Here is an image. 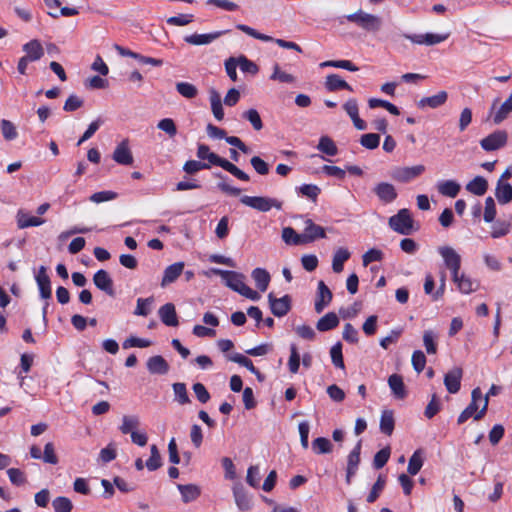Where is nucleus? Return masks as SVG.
<instances>
[{"instance_id": "473e14b6", "label": "nucleus", "mask_w": 512, "mask_h": 512, "mask_svg": "<svg viewBox=\"0 0 512 512\" xmlns=\"http://www.w3.org/2000/svg\"><path fill=\"white\" fill-rule=\"evenodd\" d=\"M351 254L346 248H339L335 251L332 260V269L335 273L343 271L344 263L350 258Z\"/></svg>"}, {"instance_id": "6e6552de", "label": "nucleus", "mask_w": 512, "mask_h": 512, "mask_svg": "<svg viewBox=\"0 0 512 512\" xmlns=\"http://www.w3.org/2000/svg\"><path fill=\"white\" fill-rule=\"evenodd\" d=\"M425 171L424 165H415L412 167H396L391 172V177L402 183H407L418 177Z\"/></svg>"}, {"instance_id": "49530a36", "label": "nucleus", "mask_w": 512, "mask_h": 512, "mask_svg": "<svg viewBox=\"0 0 512 512\" xmlns=\"http://www.w3.org/2000/svg\"><path fill=\"white\" fill-rule=\"evenodd\" d=\"M332 443L325 437H318L312 442V449L316 454H327L332 451Z\"/></svg>"}, {"instance_id": "1a4fd4ad", "label": "nucleus", "mask_w": 512, "mask_h": 512, "mask_svg": "<svg viewBox=\"0 0 512 512\" xmlns=\"http://www.w3.org/2000/svg\"><path fill=\"white\" fill-rule=\"evenodd\" d=\"M268 302L272 314L276 317H283L291 310V297L284 295L281 298H276L271 292L268 294Z\"/></svg>"}, {"instance_id": "603ef678", "label": "nucleus", "mask_w": 512, "mask_h": 512, "mask_svg": "<svg viewBox=\"0 0 512 512\" xmlns=\"http://www.w3.org/2000/svg\"><path fill=\"white\" fill-rule=\"evenodd\" d=\"M368 105L372 109L373 108H377V107H382V108L386 109L388 112H390L393 115H399L400 114V111H399L398 107L395 106L394 104L386 101V100L377 99V98H371V99L368 100Z\"/></svg>"}, {"instance_id": "774afa93", "label": "nucleus", "mask_w": 512, "mask_h": 512, "mask_svg": "<svg viewBox=\"0 0 512 512\" xmlns=\"http://www.w3.org/2000/svg\"><path fill=\"white\" fill-rule=\"evenodd\" d=\"M236 62L237 65L240 67L241 71L243 72L251 74H256L258 72L257 65L243 55L236 58Z\"/></svg>"}, {"instance_id": "ea45409f", "label": "nucleus", "mask_w": 512, "mask_h": 512, "mask_svg": "<svg viewBox=\"0 0 512 512\" xmlns=\"http://www.w3.org/2000/svg\"><path fill=\"white\" fill-rule=\"evenodd\" d=\"M139 425L140 420L138 416H123L122 424L119 429L123 434H132V432H135V429H137Z\"/></svg>"}, {"instance_id": "a19ab883", "label": "nucleus", "mask_w": 512, "mask_h": 512, "mask_svg": "<svg viewBox=\"0 0 512 512\" xmlns=\"http://www.w3.org/2000/svg\"><path fill=\"white\" fill-rule=\"evenodd\" d=\"M317 149L328 156H335L338 152L337 146L328 136L320 138Z\"/></svg>"}, {"instance_id": "39448f33", "label": "nucleus", "mask_w": 512, "mask_h": 512, "mask_svg": "<svg viewBox=\"0 0 512 512\" xmlns=\"http://www.w3.org/2000/svg\"><path fill=\"white\" fill-rule=\"evenodd\" d=\"M211 273L221 276L225 281L226 286L239 294H241L243 289L246 287V284L244 283V275L241 273L221 270L218 268H212Z\"/></svg>"}, {"instance_id": "5701e85b", "label": "nucleus", "mask_w": 512, "mask_h": 512, "mask_svg": "<svg viewBox=\"0 0 512 512\" xmlns=\"http://www.w3.org/2000/svg\"><path fill=\"white\" fill-rule=\"evenodd\" d=\"M147 369L151 374L165 375L169 371V364L162 356L156 355L147 360Z\"/></svg>"}, {"instance_id": "20e7f679", "label": "nucleus", "mask_w": 512, "mask_h": 512, "mask_svg": "<svg viewBox=\"0 0 512 512\" xmlns=\"http://www.w3.org/2000/svg\"><path fill=\"white\" fill-rule=\"evenodd\" d=\"M388 224L391 229L402 235H409L412 231L413 220L408 209L403 208L396 215L389 218Z\"/></svg>"}, {"instance_id": "9d476101", "label": "nucleus", "mask_w": 512, "mask_h": 512, "mask_svg": "<svg viewBox=\"0 0 512 512\" xmlns=\"http://www.w3.org/2000/svg\"><path fill=\"white\" fill-rule=\"evenodd\" d=\"M508 135L504 130H497L480 141L482 149L485 151H494L505 146Z\"/></svg>"}, {"instance_id": "58836bf2", "label": "nucleus", "mask_w": 512, "mask_h": 512, "mask_svg": "<svg viewBox=\"0 0 512 512\" xmlns=\"http://www.w3.org/2000/svg\"><path fill=\"white\" fill-rule=\"evenodd\" d=\"M282 239L288 245H303V234H298L292 227L282 230Z\"/></svg>"}, {"instance_id": "0e129e2a", "label": "nucleus", "mask_w": 512, "mask_h": 512, "mask_svg": "<svg viewBox=\"0 0 512 512\" xmlns=\"http://www.w3.org/2000/svg\"><path fill=\"white\" fill-rule=\"evenodd\" d=\"M511 224L507 221H497L492 226L491 236L493 238H500L507 235L510 231Z\"/></svg>"}, {"instance_id": "bf43d9fd", "label": "nucleus", "mask_w": 512, "mask_h": 512, "mask_svg": "<svg viewBox=\"0 0 512 512\" xmlns=\"http://www.w3.org/2000/svg\"><path fill=\"white\" fill-rule=\"evenodd\" d=\"M380 143V136L375 133L363 134L360 138V144L367 149H376Z\"/></svg>"}, {"instance_id": "69168bd1", "label": "nucleus", "mask_w": 512, "mask_h": 512, "mask_svg": "<svg viewBox=\"0 0 512 512\" xmlns=\"http://www.w3.org/2000/svg\"><path fill=\"white\" fill-rule=\"evenodd\" d=\"M411 363L416 372H422L426 365L425 354L421 350L414 351L411 357Z\"/></svg>"}, {"instance_id": "864d4df0", "label": "nucleus", "mask_w": 512, "mask_h": 512, "mask_svg": "<svg viewBox=\"0 0 512 512\" xmlns=\"http://www.w3.org/2000/svg\"><path fill=\"white\" fill-rule=\"evenodd\" d=\"M157 128L165 132L169 138H174L177 134V126L173 119L164 118L157 123Z\"/></svg>"}, {"instance_id": "f03ea898", "label": "nucleus", "mask_w": 512, "mask_h": 512, "mask_svg": "<svg viewBox=\"0 0 512 512\" xmlns=\"http://www.w3.org/2000/svg\"><path fill=\"white\" fill-rule=\"evenodd\" d=\"M346 19L349 22L356 24L361 29L370 33L378 32L383 24L381 17L367 13L361 9L357 10L354 13L348 14L346 16Z\"/></svg>"}, {"instance_id": "4be33fe9", "label": "nucleus", "mask_w": 512, "mask_h": 512, "mask_svg": "<svg viewBox=\"0 0 512 512\" xmlns=\"http://www.w3.org/2000/svg\"><path fill=\"white\" fill-rule=\"evenodd\" d=\"M22 50L25 52L24 56L32 62L40 60L44 55V48L37 39H33L24 44Z\"/></svg>"}, {"instance_id": "423d86ee", "label": "nucleus", "mask_w": 512, "mask_h": 512, "mask_svg": "<svg viewBox=\"0 0 512 512\" xmlns=\"http://www.w3.org/2000/svg\"><path fill=\"white\" fill-rule=\"evenodd\" d=\"M488 409V400L487 397H484L483 399V405L479 409V405L477 402H470L469 405L460 413V415L457 418V424L462 425L464 424L469 418H473L475 421L481 420Z\"/></svg>"}, {"instance_id": "c03bdc74", "label": "nucleus", "mask_w": 512, "mask_h": 512, "mask_svg": "<svg viewBox=\"0 0 512 512\" xmlns=\"http://www.w3.org/2000/svg\"><path fill=\"white\" fill-rule=\"evenodd\" d=\"M452 279L457 284V287L461 293L469 294L475 290L472 280L465 274L457 273V278Z\"/></svg>"}, {"instance_id": "680f3d73", "label": "nucleus", "mask_w": 512, "mask_h": 512, "mask_svg": "<svg viewBox=\"0 0 512 512\" xmlns=\"http://www.w3.org/2000/svg\"><path fill=\"white\" fill-rule=\"evenodd\" d=\"M289 371L296 374L300 367V355L295 344L290 346V357L288 361Z\"/></svg>"}, {"instance_id": "dca6fc26", "label": "nucleus", "mask_w": 512, "mask_h": 512, "mask_svg": "<svg viewBox=\"0 0 512 512\" xmlns=\"http://www.w3.org/2000/svg\"><path fill=\"white\" fill-rule=\"evenodd\" d=\"M332 297V292L328 286L323 281H319L314 305L315 311L317 313H321L324 308L332 301Z\"/></svg>"}, {"instance_id": "37998d69", "label": "nucleus", "mask_w": 512, "mask_h": 512, "mask_svg": "<svg viewBox=\"0 0 512 512\" xmlns=\"http://www.w3.org/2000/svg\"><path fill=\"white\" fill-rule=\"evenodd\" d=\"M151 455L145 462V466L149 471H155L162 466V459L159 450L156 445L150 447Z\"/></svg>"}, {"instance_id": "aec40b11", "label": "nucleus", "mask_w": 512, "mask_h": 512, "mask_svg": "<svg viewBox=\"0 0 512 512\" xmlns=\"http://www.w3.org/2000/svg\"><path fill=\"white\" fill-rule=\"evenodd\" d=\"M448 99V93L446 91H440L435 95L423 97L417 102V107L424 109L426 107L436 109L446 103Z\"/></svg>"}, {"instance_id": "e433bc0d", "label": "nucleus", "mask_w": 512, "mask_h": 512, "mask_svg": "<svg viewBox=\"0 0 512 512\" xmlns=\"http://www.w3.org/2000/svg\"><path fill=\"white\" fill-rule=\"evenodd\" d=\"M460 188V185L453 180H446L438 184L439 193L451 198L458 195Z\"/></svg>"}, {"instance_id": "b1692460", "label": "nucleus", "mask_w": 512, "mask_h": 512, "mask_svg": "<svg viewBox=\"0 0 512 512\" xmlns=\"http://www.w3.org/2000/svg\"><path fill=\"white\" fill-rule=\"evenodd\" d=\"M184 269V263L183 262H176L172 265H169L164 270V275L161 281V286L165 287L174 281L182 274Z\"/></svg>"}, {"instance_id": "8fccbe9b", "label": "nucleus", "mask_w": 512, "mask_h": 512, "mask_svg": "<svg viewBox=\"0 0 512 512\" xmlns=\"http://www.w3.org/2000/svg\"><path fill=\"white\" fill-rule=\"evenodd\" d=\"M0 128L5 140L11 141L17 138L18 133L16 127L11 121L2 119L0 122Z\"/></svg>"}, {"instance_id": "2f4dec72", "label": "nucleus", "mask_w": 512, "mask_h": 512, "mask_svg": "<svg viewBox=\"0 0 512 512\" xmlns=\"http://www.w3.org/2000/svg\"><path fill=\"white\" fill-rule=\"evenodd\" d=\"M251 276H252L253 280L255 281L257 288L261 292H264L267 290L270 279H271L270 274L268 273L267 270H265L263 268H255L252 271Z\"/></svg>"}, {"instance_id": "f257e3e1", "label": "nucleus", "mask_w": 512, "mask_h": 512, "mask_svg": "<svg viewBox=\"0 0 512 512\" xmlns=\"http://www.w3.org/2000/svg\"><path fill=\"white\" fill-rule=\"evenodd\" d=\"M196 155L200 160H207L208 162L206 164H210V167L212 165L219 166L225 171L231 173L239 180H250V177L247 173L239 169L235 164L231 163L227 159L220 157L214 152H211L209 146L206 144H198Z\"/></svg>"}, {"instance_id": "ddd939ff", "label": "nucleus", "mask_w": 512, "mask_h": 512, "mask_svg": "<svg viewBox=\"0 0 512 512\" xmlns=\"http://www.w3.org/2000/svg\"><path fill=\"white\" fill-rule=\"evenodd\" d=\"M302 234L304 244L326 237L325 229L322 226L315 224L311 219H306Z\"/></svg>"}, {"instance_id": "cd10ccee", "label": "nucleus", "mask_w": 512, "mask_h": 512, "mask_svg": "<svg viewBox=\"0 0 512 512\" xmlns=\"http://www.w3.org/2000/svg\"><path fill=\"white\" fill-rule=\"evenodd\" d=\"M233 495L235 503L241 511H248L251 509V500L241 485L233 487Z\"/></svg>"}, {"instance_id": "e2e57ef3", "label": "nucleus", "mask_w": 512, "mask_h": 512, "mask_svg": "<svg viewBox=\"0 0 512 512\" xmlns=\"http://www.w3.org/2000/svg\"><path fill=\"white\" fill-rule=\"evenodd\" d=\"M390 453H391L390 447H385V448L381 449L380 451H378L375 454L374 459H373L374 467L376 469H381L382 467H384L385 464L389 460Z\"/></svg>"}, {"instance_id": "6ab92c4d", "label": "nucleus", "mask_w": 512, "mask_h": 512, "mask_svg": "<svg viewBox=\"0 0 512 512\" xmlns=\"http://www.w3.org/2000/svg\"><path fill=\"white\" fill-rule=\"evenodd\" d=\"M462 378V369L455 367L450 370L444 377V385L447 391L451 394H455L460 390Z\"/></svg>"}, {"instance_id": "bb28decb", "label": "nucleus", "mask_w": 512, "mask_h": 512, "mask_svg": "<svg viewBox=\"0 0 512 512\" xmlns=\"http://www.w3.org/2000/svg\"><path fill=\"white\" fill-rule=\"evenodd\" d=\"M177 488L181 493L182 501L184 503L196 500L201 494V489L196 484H178Z\"/></svg>"}, {"instance_id": "13d9d810", "label": "nucleus", "mask_w": 512, "mask_h": 512, "mask_svg": "<svg viewBox=\"0 0 512 512\" xmlns=\"http://www.w3.org/2000/svg\"><path fill=\"white\" fill-rule=\"evenodd\" d=\"M331 360L332 363L337 367L344 369V361H343V354H342V344L340 342L336 343L332 346L330 350Z\"/></svg>"}, {"instance_id": "c85d7f7f", "label": "nucleus", "mask_w": 512, "mask_h": 512, "mask_svg": "<svg viewBox=\"0 0 512 512\" xmlns=\"http://www.w3.org/2000/svg\"><path fill=\"white\" fill-rule=\"evenodd\" d=\"M338 325V316L334 312H329L317 321L316 328L320 332H325L336 328Z\"/></svg>"}, {"instance_id": "4c0bfd02", "label": "nucleus", "mask_w": 512, "mask_h": 512, "mask_svg": "<svg viewBox=\"0 0 512 512\" xmlns=\"http://www.w3.org/2000/svg\"><path fill=\"white\" fill-rule=\"evenodd\" d=\"M423 466V451L417 449L409 459L407 471L410 475L418 474Z\"/></svg>"}, {"instance_id": "7ed1b4c3", "label": "nucleus", "mask_w": 512, "mask_h": 512, "mask_svg": "<svg viewBox=\"0 0 512 512\" xmlns=\"http://www.w3.org/2000/svg\"><path fill=\"white\" fill-rule=\"evenodd\" d=\"M240 202L252 209H255L259 212H268L272 208H275L277 210L282 209V201L276 199V198H270V197H264V196H242L240 198Z\"/></svg>"}, {"instance_id": "2eb2a0df", "label": "nucleus", "mask_w": 512, "mask_h": 512, "mask_svg": "<svg viewBox=\"0 0 512 512\" xmlns=\"http://www.w3.org/2000/svg\"><path fill=\"white\" fill-rule=\"evenodd\" d=\"M35 279L39 288L41 298L45 300L50 299L52 296L51 281L47 274L45 266L39 267Z\"/></svg>"}, {"instance_id": "72a5a7b5", "label": "nucleus", "mask_w": 512, "mask_h": 512, "mask_svg": "<svg viewBox=\"0 0 512 512\" xmlns=\"http://www.w3.org/2000/svg\"><path fill=\"white\" fill-rule=\"evenodd\" d=\"M44 222V219L35 216H29L22 210L18 211L17 213V224L18 227L21 229L33 226H40Z\"/></svg>"}, {"instance_id": "a878e982", "label": "nucleus", "mask_w": 512, "mask_h": 512, "mask_svg": "<svg viewBox=\"0 0 512 512\" xmlns=\"http://www.w3.org/2000/svg\"><path fill=\"white\" fill-rule=\"evenodd\" d=\"M465 188L473 195L482 196L488 190V181L483 176H476L466 184Z\"/></svg>"}, {"instance_id": "412c9836", "label": "nucleus", "mask_w": 512, "mask_h": 512, "mask_svg": "<svg viewBox=\"0 0 512 512\" xmlns=\"http://www.w3.org/2000/svg\"><path fill=\"white\" fill-rule=\"evenodd\" d=\"M158 314L161 321L166 326L175 327L179 324L176 309L174 304L172 303H166L163 306H161L158 310Z\"/></svg>"}, {"instance_id": "6e6d98bb", "label": "nucleus", "mask_w": 512, "mask_h": 512, "mask_svg": "<svg viewBox=\"0 0 512 512\" xmlns=\"http://www.w3.org/2000/svg\"><path fill=\"white\" fill-rule=\"evenodd\" d=\"M183 171L187 174L193 175L203 169H210V164L197 160H188L183 165Z\"/></svg>"}, {"instance_id": "052dcab7", "label": "nucleus", "mask_w": 512, "mask_h": 512, "mask_svg": "<svg viewBox=\"0 0 512 512\" xmlns=\"http://www.w3.org/2000/svg\"><path fill=\"white\" fill-rule=\"evenodd\" d=\"M117 456V450L115 443H109L105 448L101 449L99 453V459L103 463H109L113 461Z\"/></svg>"}, {"instance_id": "f704fd0d", "label": "nucleus", "mask_w": 512, "mask_h": 512, "mask_svg": "<svg viewBox=\"0 0 512 512\" xmlns=\"http://www.w3.org/2000/svg\"><path fill=\"white\" fill-rule=\"evenodd\" d=\"M512 112V93L509 97L500 105L498 110L493 116V122L495 124L502 123Z\"/></svg>"}, {"instance_id": "338daca9", "label": "nucleus", "mask_w": 512, "mask_h": 512, "mask_svg": "<svg viewBox=\"0 0 512 512\" xmlns=\"http://www.w3.org/2000/svg\"><path fill=\"white\" fill-rule=\"evenodd\" d=\"M42 460L45 463L56 465L58 463V457L55 454L54 444L52 442H48L44 446V452L42 454Z\"/></svg>"}, {"instance_id": "4468645a", "label": "nucleus", "mask_w": 512, "mask_h": 512, "mask_svg": "<svg viewBox=\"0 0 512 512\" xmlns=\"http://www.w3.org/2000/svg\"><path fill=\"white\" fill-rule=\"evenodd\" d=\"M93 282L98 289L114 297L113 280L106 270H98L93 276Z\"/></svg>"}, {"instance_id": "393cba45", "label": "nucleus", "mask_w": 512, "mask_h": 512, "mask_svg": "<svg viewBox=\"0 0 512 512\" xmlns=\"http://www.w3.org/2000/svg\"><path fill=\"white\" fill-rule=\"evenodd\" d=\"M495 197L502 205L512 201V185L508 182L498 180L495 189Z\"/></svg>"}, {"instance_id": "7c9ffc66", "label": "nucleus", "mask_w": 512, "mask_h": 512, "mask_svg": "<svg viewBox=\"0 0 512 512\" xmlns=\"http://www.w3.org/2000/svg\"><path fill=\"white\" fill-rule=\"evenodd\" d=\"M388 385L396 398L403 399L406 397L407 392L405 390V385L402 376L398 374H392L388 378Z\"/></svg>"}, {"instance_id": "a211bd4d", "label": "nucleus", "mask_w": 512, "mask_h": 512, "mask_svg": "<svg viewBox=\"0 0 512 512\" xmlns=\"http://www.w3.org/2000/svg\"><path fill=\"white\" fill-rule=\"evenodd\" d=\"M225 34V31H216L208 34H192L184 37V41L190 45L201 46L208 45L220 36Z\"/></svg>"}, {"instance_id": "5fc2aeb1", "label": "nucleus", "mask_w": 512, "mask_h": 512, "mask_svg": "<svg viewBox=\"0 0 512 512\" xmlns=\"http://www.w3.org/2000/svg\"><path fill=\"white\" fill-rule=\"evenodd\" d=\"M242 117L244 119H246L247 121H249L256 131H259L263 128V123H262L260 114L258 113V111L256 109L251 108V109L245 111L242 114Z\"/></svg>"}, {"instance_id": "de8ad7c7", "label": "nucleus", "mask_w": 512, "mask_h": 512, "mask_svg": "<svg viewBox=\"0 0 512 512\" xmlns=\"http://www.w3.org/2000/svg\"><path fill=\"white\" fill-rule=\"evenodd\" d=\"M320 67H322V68L335 67V68L346 69L351 72H356L359 70V68L349 60H328V61L322 62L320 64Z\"/></svg>"}, {"instance_id": "4d7b16f0", "label": "nucleus", "mask_w": 512, "mask_h": 512, "mask_svg": "<svg viewBox=\"0 0 512 512\" xmlns=\"http://www.w3.org/2000/svg\"><path fill=\"white\" fill-rule=\"evenodd\" d=\"M52 506L55 512H71L73 509L71 500L64 496L56 497L52 502Z\"/></svg>"}, {"instance_id": "f3484780", "label": "nucleus", "mask_w": 512, "mask_h": 512, "mask_svg": "<svg viewBox=\"0 0 512 512\" xmlns=\"http://www.w3.org/2000/svg\"><path fill=\"white\" fill-rule=\"evenodd\" d=\"M112 158L115 162L121 165H131L134 161L131 150L128 146V140H123L115 148Z\"/></svg>"}, {"instance_id": "9b49d317", "label": "nucleus", "mask_w": 512, "mask_h": 512, "mask_svg": "<svg viewBox=\"0 0 512 512\" xmlns=\"http://www.w3.org/2000/svg\"><path fill=\"white\" fill-rule=\"evenodd\" d=\"M362 441L359 440L347 458L346 483L350 484L352 477L356 474L360 463Z\"/></svg>"}, {"instance_id": "c756f323", "label": "nucleus", "mask_w": 512, "mask_h": 512, "mask_svg": "<svg viewBox=\"0 0 512 512\" xmlns=\"http://www.w3.org/2000/svg\"><path fill=\"white\" fill-rule=\"evenodd\" d=\"M325 87L328 91L334 92L340 89L353 91L352 87L338 74H330L326 77Z\"/></svg>"}, {"instance_id": "3c124183", "label": "nucleus", "mask_w": 512, "mask_h": 512, "mask_svg": "<svg viewBox=\"0 0 512 512\" xmlns=\"http://www.w3.org/2000/svg\"><path fill=\"white\" fill-rule=\"evenodd\" d=\"M437 335L432 330H425L423 333V344L428 354H435L437 352V344L435 342Z\"/></svg>"}, {"instance_id": "a18cd8bd", "label": "nucleus", "mask_w": 512, "mask_h": 512, "mask_svg": "<svg viewBox=\"0 0 512 512\" xmlns=\"http://www.w3.org/2000/svg\"><path fill=\"white\" fill-rule=\"evenodd\" d=\"M153 302H154V298L153 297L138 298L137 299L136 309L134 311V315H136V316H144V317L149 315L150 312H151V306H152Z\"/></svg>"}, {"instance_id": "c9c22d12", "label": "nucleus", "mask_w": 512, "mask_h": 512, "mask_svg": "<svg viewBox=\"0 0 512 512\" xmlns=\"http://www.w3.org/2000/svg\"><path fill=\"white\" fill-rule=\"evenodd\" d=\"M395 421L393 412L391 410H385L381 414L380 419V430L386 435H391L394 431Z\"/></svg>"}, {"instance_id": "f8f14e48", "label": "nucleus", "mask_w": 512, "mask_h": 512, "mask_svg": "<svg viewBox=\"0 0 512 512\" xmlns=\"http://www.w3.org/2000/svg\"><path fill=\"white\" fill-rule=\"evenodd\" d=\"M373 192L376 194L378 199L385 203H392L397 198V191L391 183L380 182L374 188Z\"/></svg>"}, {"instance_id": "0eeeda50", "label": "nucleus", "mask_w": 512, "mask_h": 512, "mask_svg": "<svg viewBox=\"0 0 512 512\" xmlns=\"http://www.w3.org/2000/svg\"><path fill=\"white\" fill-rule=\"evenodd\" d=\"M438 252L444 260L446 267L451 271L452 278H457L461 268V256L450 246H441Z\"/></svg>"}, {"instance_id": "09e8293b", "label": "nucleus", "mask_w": 512, "mask_h": 512, "mask_svg": "<svg viewBox=\"0 0 512 512\" xmlns=\"http://www.w3.org/2000/svg\"><path fill=\"white\" fill-rule=\"evenodd\" d=\"M176 90L181 96H183L187 99L195 98L198 94L197 87L188 82L176 83Z\"/></svg>"}, {"instance_id": "79ce46f5", "label": "nucleus", "mask_w": 512, "mask_h": 512, "mask_svg": "<svg viewBox=\"0 0 512 512\" xmlns=\"http://www.w3.org/2000/svg\"><path fill=\"white\" fill-rule=\"evenodd\" d=\"M172 388L174 391L175 400L180 405H186L191 402V400L188 396L186 385L184 383H181V382L174 383L172 385Z\"/></svg>"}]
</instances>
